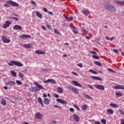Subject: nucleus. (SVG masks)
I'll return each mask as SVG.
<instances>
[{
    "label": "nucleus",
    "instance_id": "1",
    "mask_svg": "<svg viewBox=\"0 0 124 124\" xmlns=\"http://www.w3.org/2000/svg\"><path fill=\"white\" fill-rule=\"evenodd\" d=\"M104 8H105V9H107V10H108L111 12H116V11H117V9H116V8H115L114 6L111 4H105L104 5Z\"/></svg>",
    "mask_w": 124,
    "mask_h": 124
},
{
    "label": "nucleus",
    "instance_id": "2",
    "mask_svg": "<svg viewBox=\"0 0 124 124\" xmlns=\"http://www.w3.org/2000/svg\"><path fill=\"white\" fill-rule=\"evenodd\" d=\"M8 65H10V66H14V65L18 66L19 67H22V66H24V64H22L21 62L14 61H11L8 63Z\"/></svg>",
    "mask_w": 124,
    "mask_h": 124
},
{
    "label": "nucleus",
    "instance_id": "3",
    "mask_svg": "<svg viewBox=\"0 0 124 124\" xmlns=\"http://www.w3.org/2000/svg\"><path fill=\"white\" fill-rule=\"evenodd\" d=\"M67 89H68V90H70V91H72V92H73L74 93H76L77 94H78V93H79V92L78 91L77 88L74 87L71 85L67 86Z\"/></svg>",
    "mask_w": 124,
    "mask_h": 124
},
{
    "label": "nucleus",
    "instance_id": "4",
    "mask_svg": "<svg viewBox=\"0 0 124 124\" xmlns=\"http://www.w3.org/2000/svg\"><path fill=\"white\" fill-rule=\"evenodd\" d=\"M33 83L34 84V85H35V86H36L37 88L38 89H37V92H39V91H40L41 90H44V87H43L42 85L38 83V82L36 81H34Z\"/></svg>",
    "mask_w": 124,
    "mask_h": 124
},
{
    "label": "nucleus",
    "instance_id": "5",
    "mask_svg": "<svg viewBox=\"0 0 124 124\" xmlns=\"http://www.w3.org/2000/svg\"><path fill=\"white\" fill-rule=\"evenodd\" d=\"M7 3L10 4V5H12V6H19V4L11 0L7 1Z\"/></svg>",
    "mask_w": 124,
    "mask_h": 124
},
{
    "label": "nucleus",
    "instance_id": "6",
    "mask_svg": "<svg viewBox=\"0 0 124 124\" xmlns=\"http://www.w3.org/2000/svg\"><path fill=\"white\" fill-rule=\"evenodd\" d=\"M56 101L57 102H58V103H61V104H64V105H66L67 104V102L66 101L62 99H57Z\"/></svg>",
    "mask_w": 124,
    "mask_h": 124
},
{
    "label": "nucleus",
    "instance_id": "7",
    "mask_svg": "<svg viewBox=\"0 0 124 124\" xmlns=\"http://www.w3.org/2000/svg\"><path fill=\"white\" fill-rule=\"evenodd\" d=\"M1 40L3 43H10V40L7 39V37L3 36L1 37Z\"/></svg>",
    "mask_w": 124,
    "mask_h": 124
},
{
    "label": "nucleus",
    "instance_id": "8",
    "mask_svg": "<svg viewBox=\"0 0 124 124\" xmlns=\"http://www.w3.org/2000/svg\"><path fill=\"white\" fill-rule=\"evenodd\" d=\"M72 82L73 84H74V85H75V86L77 87H79V88L83 87V86L80 83H79L78 81L76 80H73Z\"/></svg>",
    "mask_w": 124,
    "mask_h": 124
},
{
    "label": "nucleus",
    "instance_id": "9",
    "mask_svg": "<svg viewBox=\"0 0 124 124\" xmlns=\"http://www.w3.org/2000/svg\"><path fill=\"white\" fill-rule=\"evenodd\" d=\"M16 84V82L12 80H11L8 82L7 83H6V85L7 86H9V87H13L15 86Z\"/></svg>",
    "mask_w": 124,
    "mask_h": 124
},
{
    "label": "nucleus",
    "instance_id": "10",
    "mask_svg": "<svg viewBox=\"0 0 124 124\" xmlns=\"http://www.w3.org/2000/svg\"><path fill=\"white\" fill-rule=\"evenodd\" d=\"M10 25H11V22L7 20L5 24H3V29H6L7 28H9Z\"/></svg>",
    "mask_w": 124,
    "mask_h": 124
},
{
    "label": "nucleus",
    "instance_id": "11",
    "mask_svg": "<svg viewBox=\"0 0 124 124\" xmlns=\"http://www.w3.org/2000/svg\"><path fill=\"white\" fill-rule=\"evenodd\" d=\"M35 117L36 118V119H38L39 120H42V119H43V115H42L40 113H35Z\"/></svg>",
    "mask_w": 124,
    "mask_h": 124
},
{
    "label": "nucleus",
    "instance_id": "12",
    "mask_svg": "<svg viewBox=\"0 0 124 124\" xmlns=\"http://www.w3.org/2000/svg\"><path fill=\"white\" fill-rule=\"evenodd\" d=\"M70 29L72 30L73 32L75 34H78V31H77V29H76V27L75 26H71L70 25Z\"/></svg>",
    "mask_w": 124,
    "mask_h": 124
},
{
    "label": "nucleus",
    "instance_id": "13",
    "mask_svg": "<svg viewBox=\"0 0 124 124\" xmlns=\"http://www.w3.org/2000/svg\"><path fill=\"white\" fill-rule=\"evenodd\" d=\"M44 83H53V84H56V81L55 79H48L46 80H44Z\"/></svg>",
    "mask_w": 124,
    "mask_h": 124
},
{
    "label": "nucleus",
    "instance_id": "14",
    "mask_svg": "<svg viewBox=\"0 0 124 124\" xmlns=\"http://www.w3.org/2000/svg\"><path fill=\"white\" fill-rule=\"evenodd\" d=\"M95 88H96L98 90H103L105 89L104 86L102 85H94Z\"/></svg>",
    "mask_w": 124,
    "mask_h": 124
},
{
    "label": "nucleus",
    "instance_id": "15",
    "mask_svg": "<svg viewBox=\"0 0 124 124\" xmlns=\"http://www.w3.org/2000/svg\"><path fill=\"white\" fill-rule=\"evenodd\" d=\"M35 53L37 54L38 55H44V54H45V52L40 49H38L35 50Z\"/></svg>",
    "mask_w": 124,
    "mask_h": 124
},
{
    "label": "nucleus",
    "instance_id": "16",
    "mask_svg": "<svg viewBox=\"0 0 124 124\" xmlns=\"http://www.w3.org/2000/svg\"><path fill=\"white\" fill-rule=\"evenodd\" d=\"M115 90H124V86L122 85H119L114 87Z\"/></svg>",
    "mask_w": 124,
    "mask_h": 124
},
{
    "label": "nucleus",
    "instance_id": "17",
    "mask_svg": "<svg viewBox=\"0 0 124 124\" xmlns=\"http://www.w3.org/2000/svg\"><path fill=\"white\" fill-rule=\"evenodd\" d=\"M13 30H16L17 31L19 30H22V26L18 25H16L13 27Z\"/></svg>",
    "mask_w": 124,
    "mask_h": 124
},
{
    "label": "nucleus",
    "instance_id": "18",
    "mask_svg": "<svg viewBox=\"0 0 124 124\" xmlns=\"http://www.w3.org/2000/svg\"><path fill=\"white\" fill-rule=\"evenodd\" d=\"M91 78L93 80H98L99 81H102V78L99 77H95V76H92Z\"/></svg>",
    "mask_w": 124,
    "mask_h": 124
},
{
    "label": "nucleus",
    "instance_id": "19",
    "mask_svg": "<svg viewBox=\"0 0 124 124\" xmlns=\"http://www.w3.org/2000/svg\"><path fill=\"white\" fill-rule=\"evenodd\" d=\"M38 101L39 103L41 105L42 107H44V104H43V101H42V98L41 97H39L38 98Z\"/></svg>",
    "mask_w": 124,
    "mask_h": 124
},
{
    "label": "nucleus",
    "instance_id": "20",
    "mask_svg": "<svg viewBox=\"0 0 124 124\" xmlns=\"http://www.w3.org/2000/svg\"><path fill=\"white\" fill-rule=\"evenodd\" d=\"M74 119L76 122H79L80 121V117L77 114H74Z\"/></svg>",
    "mask_w": 124,
    "mask_h": 124
},
{
    "label": "nucleus",
    "instance_id": "21",
    "mask_svg": "<svg viewBox=\"0 0 124 124\" xmlns=\"http://www.w3.org/2000/svg\"><path fill=\"white\" fill-rule=\"evenodd\" d=\"M1 104L3 106H5L6 105V100L3 98L1 99Z\"/></svg>",
    "mask_w": 124,
    "mask_h": 124
},
{
    "label": "nucleus",
    "instance_id": "22",
    "mask_svg": "<svg viewBox=\"0 0 124 124\" xmlns=\"http://www.w3.org/2000/svg\"><path fill=\"white\" fill-rule=\"evenodd\" d=\"M82 14H84V15L88 16L89 14H90V11L88 10H84L82 11Z\"/></svg>",
    "mask_w": 124,
    "mask_h": 124
},
{
    "label": "nucleus",
    "instance_id": "23",
    "mask_svg": "<svg viewBox=\"0 0 124 124\" xmlns=\"http://www.w3.org/2000/svg\"><path fill=\"white\" fill-rule=\"evenodd\" d=\"M23 46L25 47V48H31L32 47V44H24Z\"/></svg>",
    "mask_w": 124,
    "mask_h": 124
},
{
    "label": "nucleus",
    "instance_id": "24",
    "mask_svg": "<svg viewBox=\"0 0 124 124\" xmlns=\"http://www.w3.org/2000/svg\"><path fill=\"white\" fill-rule=\"evenodd\" d=\"M44 103L45 104H50V100H49L48 98H44Z\"/></svg>",
    "mask_w": 124,
    "mask_h": 124
},
{
    "label": "nucleus",
    "instance_id": "25",
    "mask_svg": "<svg viewBox=\"0 0 124 124\" xmlns=\"http://www.w3.org/2000/svg\"><path fill=\"white\" fill-rule=\"evenodd\" d=\"M116 3L118 4V5H124V1H122L116 0Z\"/></svg>",
    "mask_w": 124,
    "mask_h": 124
},
{
    "label": "nucleus",
    "instance_id": "26",
    "mask_svg": "<svg viewBox=\"0 0 124 124\" xmlns=\"http://www.w3.org/2000/svg\"><path fill=\"white\" fill-rule=\"evenodd\" d=\"M57 91H58V93H63V89H62L61 87H58Z\"/></svg>",
    "mask_w": 124,
    "mask_h": 124
},
{
    "label": "nucleus",
    "instance_id": "27",
    "mask_svg": "<svg viewBox=\"0 0 124 124\" xmlns=\"http://www.w3.org/2000/svg\"><path fill=\"white\" fill-rule=\"evenodd\" d=\"M107 112L108 113V114H111V115L114 114V110L113 109L109 108L107 110Z\"/></svg>",
    "mask_w": 124,
    "mask_h": 124
},
{
    "label": "nucleus",
    "instance_id": "28",
    "mask_svg": "<svg viewBox=\"0 0 124 124\" xmlns=\"http://www.w3.org/2000/svg\"><path fill=\"white\" fill-rule=\"evenodd\" d=\"M93 63H94V64H95L96 65H97L98 66H102V64L99 62L94 61Z\"/></svg>",
    "mask_w": 124,
    "mask_h": 124
},
{
    "label": "nucleus",
    "instance_id": "29",
    "mask_svg": "<svg viewBox=\"0 0 124 124\" xmlns=\"http://www.w3.org/2000/svg\"><path fill=\"white\" fill-rule=\"evenodd\" d=\"M36 13V16H37V17H38L39 18H42V15L41 14H40V13H39V12H35Z\"/></svg>",
    "mask_w": 124,
    "mask_h": 124
},
{
    "label": "nucleus",
    "instance_id": "30",
    "mask_svg": "<svg viewBox=\"0 0 124 124\" xmlns=\"http://www.w3.org/2000/svg\"><path fill=\"white\" fill-rule=\"evenodd\" d=\"M109 106H111V107H113L114 108H115L116 107H119V105H118V104H117L110 103V104H109Z\"/></svg>",
    "mask_w": 124,
    "mask_h": 124
},
{
    "label": "nucleus",
    "instance_id": "31",
    "mask_svg": "<svg viewBox=\"0 0 124 124\" xmlns=\"http://www.w3.org/2000/svg\"><path fill=\"white\" fill-rule=\"evenodd\" d=\"M84 95L85 96V97H86V98L87 99H93V97H91L90 95L87 94H84Z\"/></svg>",
    "mask_w": 124,
    "mask_h": 124
},
{
    "label": "nucleus",
    "instance_id": "32",
    "mask_svg": "<svg viewBox=\"0 0 124 124\" xmlns=\"http://www.w3.org/2000/svg\"><path fill=\"white\" fill-rule=\"evenodd\" d=\"M89 72L91 73H93V74H97V72L95 71H93V70L91 69L89 70Z\"/></svg>",
    "mask_w": 124,
    "mask_h": 124
},
{
    "label": "nucleus",
    "instance_id": "33",
    "mask_svg": "<svg viewBox=\"0 0 124 124\" xmlns=\"http://www.w3.org/2000/svg\"><path fill=\"white\" fill-rule=\"evenodd\" d=\"M16 83L17 85L19 86H22L23 85V83L20 80H16Z\"/></svg>",
    "mask_w": 124,
    "mask_h": 124
},
{
    "label": "nucleus",
    "instance_id": "34",
    "mask_svg": "<svg viewBox=\"0 0 124 124\" xmlns=\"http://www.w3.org/2000/svg\"><path fill=\"white\" fill-rule=\"evenodd\" d=\"M11 74H12V76L13 77H16V76H17V74H16V72H14V71H11Z\"/></svg>",
    "mask_w": 124,
    "mask_h": 124
},
{
    "label": "nucleus",
    "instance_id": "35",
    "mask_svg": "<svg viewBox=\"0 0 124 124\" xmlns=\"http://www.w3.org/2000/svg\"><path fill=\"white\" fill-rule=\"evenodd\" d=\"M118 111L120 113V115H122L123 116H124V112L123 110H122L121 109H119Z\"/></svg>",
    "mask_w": 124,
    "mask_h": 124
},
{
    "label": "nucleus",
    "instance_id": "36",
    "mask_svg": "<svg viewBox=\"0 0 124 124\" xmlns=\"http://www.w3.org/2000/svg\"><path fill=\"white\" fill-rule=\"evenodd\" d=\"M81 108L83 110H87V108H88V107L87 106V105H84L82 106Z\"/></svg>",
    "mask_w": 124,
    "mask_h": 124
},
{
    "label": "nucleus",
    "instance_id": "37",
    "mask_svg": "<svg viewBox=\"0 0 124 124\" xmlns=\"http://www.w3.org/2000/svg\"><path fill=\"white\" fill-rule=\"evenodd\" d=\"M116 95H117V96H122L123 95V94H122V93H118L116 92L115 93Z\"/></svg>",
    "mask_w": 124,
    "mask_h": 124
},
{
    "label": "nucleus",
    "instance_id": "38",
    "mask_svg": "<svg viewBox=\"0 0 124 124\" xmlns=\"http://www.w3.org/2000/svg\"><path fill=\"white\" fill-rule=\"evenodd\" d=\"M65 19H66L67 20H69L70 21H72V20H73V17H72V16L70 17H66Z\"/></svg>",
    "mask_w": 124,
    "mask_h": 124
},
{
    "label": "nucleus",
    "instance_id": "39",
    "mask_svg": "<svg viewBox=\"0 0 124 124\" xmlns=\"http://www.w3.org/2000/svg\"><path fill=\"white\" fill-rule=\"evenodd\" d=\"M54 31L56 34H60V31H58L57 29H54Z\"/></svg>",
    "mask_w": 124,
    "mask_h": 124
},
{
    "label": "nucleus",
    "instance_id": "40",
    "mask_svg": "<svg viewBox=\"0 0 124 124\" xmlns=\"http://www.w3.org/2000/svg\"><path fill=\"white\" fill-rule=\"evenodd\" d=\"M93 58H94V59H96V60H97L98 59H99V56H98V55H93L92 56Z\"/></svg>",
    "mask_w": 124,
    "mask_h": 124
},
{
    "label": "nucleus",
    "instance_id": "41",
    "mask_svg": "<svg viewBox=\"0 0 124 124\" xmlns=\"http://www.w3.org/2000/svg\"><path fill=\"white\" fill-rule=\"evenodd\" d=\"M73 106L75 108H76V109H77V110H80V108L79 107H78V106H77V105L74 104V105H73Z\"/></svg>",
    "mask_w": 124,
    "mask_h": 124
},
{
    "label": "nucleus",
    "instance_id": "42",
    "mask_svg": "<svg viewBox=\"0 0 124 124\" xmlns=\"http://www.w3.org/2000/svg\"><path fill=\"white\" fill-rule=\"evenodd\" d=\"M53 95L54 97H56V98H59V97H60V96L58 95V94H57L56 93H54L53 94Z\"/></svg>",
    "mask_w": 124,
    "mask_h": 124
},
{
    "label": "nucleus",
    "instance_id": "43",
    "mask_svg": "<svg viewBox=\"0 0 124 124\" xmlns=\"http://www.w3.org/2000/svg\"><path fill=\"white\" fill-rule=\"evenodd\" d=\"M23 38H28L29 37H31V36L28 35H22Z\"/></svg>",
    "mask_w": 124,
    "mask_h": 124
},
{
    "label": "nucleus",
    "instance_id": "44",
    "mask_svg": "<svg viewBox=\"0 0 124 124\" xmlns=\"http://www.w3.org/2000/svg\"><path fill=\"white\" fill-rule=\"evenodd\" d=\"M10 18L14 20H16V21H19V19L17 17H11Z\"/></svg>",
    "mask_w": 124,
    "mask_h": 124
},
{
    "label": "nucleus",
    "instance_id": "45",
    "mask_svg": "<svg viewBox=\"0 0 124 124\" xmlns=\"http://www.w3.org/2000/svg\"><path fill=\"white\" fill-rule=\"evenodd\" d=\"M101 123H102V124H106V120L103 119H102Z\"/></svg>",
    "mask_w": 124,
    "mask_h": 124
},
{
    "label": "nucleus",
    "instance_id": "46",
    "mask_svg": "<svg viewBox=\"0 0 124 124\" xmlns=\"http://www.w3.org/2000/svg\"><path fill=\"white\" fill-rule=\"evenodd\" d=\"M31 91H32L33 92H37V89H36V87H34L33 88H32L31 90Z\"/></svg>",
    "mask_w": 124,
    "mask_h": 124
},
{
    "label": "nucleus",
    "instance_id": "47",
    "mask_svg": "<svg viewBox=\"0 0 124 124\" xmlns=\"http://www.w3.org/2000/svg\"><path fill=\"white\" fill-rule=\"evenodd\" d=\"M19 77H21V78H24V75L22 73H19Z\"/></svg>",
    "mask_w": 124,
    "mask_h": 124
},
{
    "label": "nucleus",
    "instance_id": "48",
    "mask_svg": "<svg viewBox=\"0 0 124 124\" xmlns=\"http://www.w3.org/2000/svg\"><path fill=\"white\" fill-rule=\"evenodd\" d=\"M108 71H109V72H111L112 73H114V72H115L114 71V70H113L112 69H110V68H108Z\"/></svg>",
    "mask_w": 124,
    "mask_h": 124
},
{
    "label": "nucleus",
    "instance_id": "49",
    "mask_svg": "<svg viewBox=\"0 0 124 124\" xmlns=\"http://www.w3.org/2000/svg\"><path fill=\"white\" fill-rule=\"evenodd\" d=\"M78 66L79 67H80V68H82V67H83V65L82 64V63H80L78 64Z\"/></svg>",
    "mask_w": 124,
    "mask_h": 124
},
{
    "label": "nucleus",
    "instance_id": "50",
    "mask_svg": "<svg viewBox=\"0 0 124 124\" xmlns=\"http://www.w3.org/2000/svg\"><path fill=\"white\" fill-rule=\"evenodd\" d=\"M87 86L89 87L90 89H91V90H93V86L88 84Z\"/></svg>",
    "mask_w": 124,
    "mask_h": 124
},
{
    "label": "nucleus",
    "instance_id": "51",
    "mask_svg": "<svg viewBox=\"0 0 124 124\" xmlns=\"http://www.w3.org/2000/svg\"><path fill=\"white\" fill-rule=\"evenodd\" d=\"M46 28L48 29V30H51L52 29V27L49 25H46Z\"/></svg>",
    "mask_w": 124,
    "mask_h": 124
},
{
    "label": "nucleus",
    "instance_id": "52",
    "mask_svg": "<svg viewBox=\"0 0 124 124\" xmlns=\"http://www.w3.org/2000/svg\"><path fill=\"white\" fill-rule=\"evenodd\" d=\"M31 2L32 3V4H33V5H36V3H35V2L33 0H31Z\"/></svg>",
    "mask_w": 124,
    "mask_h": 124
},
{
    "label": "nucleus",
    "instance_id": "53",
    "mask_svg": "<svg viewBox=\"0 0 124 124\" xmlns=\"http://www.w3.org/2000/svg\"><path fill=\"white\" fill-rule=\"evenodd\" d=\"M121 124H124V119H121L120 120Z\"/></svg>",
    "mask_w": 124,
    "mask_h": 124
},
{
    "label": "nucleus",
    "instance_id": "54",
    "mask_svg": "<svg viewBox=\"0 0 124 124\" xmlns=\"http://www.w3.org/2000/svg\"><path fill=\"white\" fill-rule=\"evenodd\" d=\"M69 110L71 111V112H74L75 110H74V108H70V109H69Z\"/></svg>",
    "mask_w": 124,
    "mask_h": 124
},
{
    "label": "nucleus",
    "instance_id": "55",
    "mask_svg": "<svg viewBox=\"0 0 124 124\" xmlns=\"http://www.w3.org/2000/svg\"><path fill=\"white\" fill-rule=\"evenodd\" d=\"M113 52H114V53H119V50L117 49H114Z\"/></svg>",
    "mask_w": 124,
    "mask_h": 124
},
{
    "label": "nucleus",
    "instance_id": "56",
    "mask_svg": "<svg viewBox=\"0 0 124 124\" xmlns=\"http://www.w3.org/2000/svg\"><path fill=\"white\" fill-rule=\"evenodd\" d=\"M50 124H57V122H56V121H52L50 122Z\"/></svg>",
    "mask_w": 124,
    "mask_h": 124
},
{
    "label": "nucleus",
    "instance_id": "57",
    "mask_svg": "<svg viewBox=\"0 0 124 124\" xmlns=\"http://www.w3.org/2000/svg\"><path fill=\"white\" fill-rule=\"evenodd\" d=\"M82 31H83L84 33H88V31L86 29L82 30Z\"/></svg>",
    "mask_w": 124,
    "mask_h": 124
},
{
    "label": "nucleus",
    "instance_id": "58",
    "mask_svg": "<svg viewBox=\"0 0 124 124\" xmlns=\"http://www.w3.org/2000/svg\"><path fill=\"white\" fill-rule=\"evenodd\" d=\"M91 54H93L94 55H96V52L95 51H93V50L91 51Z\"/></svg>",
    "mask_w": 124,
    "mask_h": 124
},
{
    "label": "nucleus",
    "instance_id": "59",
    "mask_svg": "<svg viewBox=\"0 0 124 124\" xmlns=\"http://www.w3.org/2000/svg\"><path fill=\"white\" fill-rule=\"evenodd\" d=\"M63 27H65V28H67L68 27V24H67V23H64L63 24Z\"/></svg>",
    "mask_w": 124,
    "mask_h": 124
},
{
    "label": "nucleus",
    "instance_id": "60",
    "mask_svg": "<svg viewBox=\"0 0 124 124\" xmlns=\"http://www.w3.org/2000/svg\"><path fill=\"white\" fill-rule=\"evenodd\" d=\"M72 74H73V75H75V76H77V75H78V74L76 73H75V72H72Z\"/></svg>",
    "mask_w": 124,
    "mask_h": 124
},
{
    "label": "nucleus",
    "instance_id": "61",
    "mask_svg": "<svg viewBox=\"0 0 124 124\" xmlns=\"http://www.w3.org/2000/svg\"><path fill=\"white\" fill-rule=\"evenodd\" d=\"M42 29H43L44 31H46V28L44 26H42Z\"/></svg>",
    "mask_w": 124,
    "mask_h": 124
},
{
    "label": "nucleus",
    "instance_id": "62",
    "mask_svg": "<svg viewBox=\"0 0 124 124\" xmlns=\"http://www.w3.org/2000/svg\"><path fill=\"white\" fill-rule=\"evenodd\" d=\"M114 39H115L114 37H112L111 38H109V40H110V41H112Z\"/></svg>",
    "mask_w": 124,
    "mask_h": 124
},
{
    "label": "nucleus",
    "instance_id": "63",
    "mask_svg": "<svg viewBox=\"0 0 124 124\" xmlns=\"http://www.w3.org/2000/svg\"><path fill=\"white\" fill-rule=\"evenodd\" d=\"M44 11L45 12H47V13H48V10H47V9H46V8H44Z\"/></svg>",
    "mask_w": 124,
    "mask_h": 124
},
{
    "label": "nucleus",
    "instance_id": "64",
    "mask_svg": "<svg viewBox=\"0 0 124 124\" xmlns=\"http://www.w3.org/2000/svg\"><path fill=\"white\" fill-rule=\"evenodd\" d=\"M4 6L5 7H9V5H8V4H5Z\"/></svg>",
    "mask_w": 124,
    "mask_h": 124
}]
</instances>
